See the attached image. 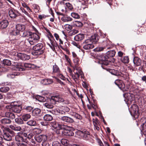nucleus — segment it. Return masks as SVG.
<instances>
[{"mask_svg": "<svg viewBox=\"0 0 146 146\" xmlns=\"http://www.w3.org/2000/svg\"><path fill=\"white\" fill-rule=\"evenodd\" d=\"M40 39V37L36 33H31L30 36L25 40V44L29 45H33L37 42Z\"/></svg>", "mask_w": 146, "mask_h": 146, "instance_id": "1", "label": "nucleus"}, {"mask_svg": "<svg viewBox=\"0 0 146 146\" xmlns=\"http://www.w3.org/2000/svg\"><path fill=\"white\" fill-rule=\"evenodd\" d=\"M32 54L33 55H39L44 52L43 46L41 43H38L33 46Z\"/></svg>", "mask_w": 146, "mask_h": 146, "instance_id": "2", "label": "nucleus"}, {"mask_svg": "<svg viewBox=\"0 0 146 146\" xmlns=\"http://www.w3.org/2000/svg\"><path fill=\"white\" fill-rule=\"evenodd\" d=\"M71 66L73 67V72L74 73V74H72V76L74 81H76L79 78L80 75L82 77L83 72L80 69L76 66H73L71 65Z\"/></svg>", "mask_w": 146, "mask_h": 146, "instance_id": "3", "label": "nucleus"}, {"mask_svg": "<svg viewBox=\"0 0 146 146\" xmlns=\"http://www.w3.org/2000/svg\"><path fill=\"white\" fill-rule=\"evenodd\" d=\"M5 108L9 110L10 111H12L17 113H20L22 109L21 106L19 105L11 104L7 105L6 106Z\"/></svg>", "mask_w": 146, "mask_h": 146, "instance_id": "4", "label": "nucleus"}, {"mask_svg": "<svg viewBox=\"0 0 146 146\" xmlns=\"http://www.w3.org/2000/svg\"><path fill=\"white\" fill-rule=\"evenodd\" d=\"M110 72L112 74L116 76H120L126 78L127 79L129 78L128 74L125 71L119 72L118 70L113 69L111 70Z\"/></svg>", "mask_w": 146, "mask_h": 146, "instance_id": "5", "label": "nucleus"}, {"mask_svg": "<svg viewBox=\"0 0 146 146\" xmlns=\"http://www.w3.org/2000/svg\"><path fill=\"white\" fill-rule=\"evenodd\" d=\"M16 66L14 67L15 69L17 70L22 71L24 70L23 68V66L27 68H31V65L30 64L25 63L24 64H21L20 63H17L16 64Z\"/></svg>", "mask_w": 146, "mask_h": 146, "instance_id": "6", "label": "nucleus"}, {"mask_svg": "<svg viewBox=\"0 0 146 146\" xmlns=\"http://www.w3.org/2000/svg\"><path fill=\"white\" fill-rule=\"evenodd\" d=\"M83 48L86 50L92 49L94 47L91 40L88 39L85 40L83 42Z\"/></svg>", "mask_w": 146, "mask_h": 146, "instance_id": "7", "label": "nucleus"}, {"mask_svg": "<svg viewBox=\"0 0 146 146\" xmlns=\"http://www.w3.org/2000/svg\"><path fill=\"white\" fill-rule=\"evenodd\" d=\"M51 126L55 129H66L67 127L66 126H64V125H60L55 121H53L50 123Z\"/></svg>", "mask_w": 146, "mask_h": 146, "instance_id": "8", "label": "nucleus"}, {"mask_svg": "<svg viewBox=\"0 0 146 146\" xmlns=\"http://www.w3.org/2000/svg\"><path fill=\"white\" fill-rule=\"evenodd\" d=\"M9 14L11 18L14 19L19 16L21 14L17 10L11 9L9 11Z\"/></svg>", "mask_w": 146, "mask_h": 146, "instance_id": "9", "label": "nucleus"}, {"mask_svg": "<svg viewBox=\"0 0 146 146\" xmlns=\"http://www.w3.org/2000/svg\"><path fill=\"white\" fill-rule=\"evenodd\" d=\"M35 140L38 143H40L42 141H45L47 139V136L44 135H40L35 137Z\"/></svg>", "mask_w": 146, "mask_h": 146, "instance_id": "10", "label": "nucleus"}, {"mask_svg": "<svg viewBox=\"0 0 146 146\" xmlns=\"http://www.w3.org/2000/svg\"><path fill=\"white\" fill-rule=\"evenodd\" d=\"M55 104V102L52 100V98L51 97L49 100L44 104V105L47 108L51 109L53 108V105Z\"/></svg>", "mask_w": 146, "mask_h": 146, "instance_id": "11", "label": "nucleus"}, {"mask_svg": "<svg viewBox=\"0 0 146 146\" xmlns=\"http://www.w3.org/2000/svg\"><path fill=\"white\" fill-rule=\"evenodd\" d=\"M64 126H67V127L66 128V129H62L64 130L63 131H62V135L69 136H73L74 133L73 131L68 129L69 128V127L67 125H64Z\"/></svg>", "mask_w": 146, "mask_h": 146, "instance_id": "12", "label": "nucleus"}, {"mask_svg": "<svg viewBox=\"0 0 146 146\" xmlns=\"http://www.w3.org/2000/svg\"><path fill=\"white\" fill-rule=\"evenodd\" d=\"M80 136L86 139L88 135H89L90 133L86 130L82 129L78 131Z\"/></svg>", "mask_w": 146, "mask_h": 146, "instance_id": "13", "label": "nucleus"}, {"mask_svg": "<svg viewBox=\"0 0 146 146\" xmlns=\"http://www.w3.org/2000/svg\"><path fill=\"white\" fill-rule=\"evenodd\" d=\"M17 56L19 58L24 60H28L30 58L29 56L21 53L17 54Z\"/></svg>", "mask_w": 146, "mask_h": 146, "instance_id": "14", "label": "nucleus"}, {"mask_svg": "<svg viewBox=\"0 0 146 146\" xmlns=\"http://www.w3.org/2000/svg\"><path fill=\"white\" fill-rule=\"evenodd\" d=\"M52 100L55 102V104L56 103V102H62L64 101V99L61 96L59 95H56L52 96Z\"/></svg>", "mask_w": 146, "mask_h": 146, "instance_id": "15", "label": "nucleus"}, {"mask_svg": "<svg viewBox=\"0 0 146 146\" xmlns=\"http://www.w3.org/2000/svg\"><path fill=\"white\" fill-rule=\"evenodd\" d=\"M50 42L51 44H48V45L53 51H55L56 49H57L58 47V45L57 42L54 39L52 40V41L51 40Z\"/></svg>", "mask_w": 146, "mask_h": 146, "instance_id": "16", "label": "nucleus"}, {"mask_svg": "<svg viewBox=\"0 0 146 146\" xmlns=\"http://www.w3.org/2000/svg\"><path fill=\"white\" fill-rule=\"evenodd\" d=\"M131 111L133 113L134 116L138 115L139 114V109L138 106L135 104H133L131 107Z\"/></svg>", "mask_w": 146, "mask_h": 146, "instance_id": "17", "label": "nucleus"}, {"mask_svg": "<svg viewBox=\"0 0 146 146\" xmlns=\"http://www.w3.org/2000/svg\"><path fill=\"white\" fill-rule=\"evenodd\" d=\"M115 83L121 89H123L125 87V85L121 80H117L115 82Z\"/></svg>", "mask_w": 146, "mask_h": 146, "instance_id": "18", "label": "nucleus"}, {"mask_svg": "<svg viewBox=\"0 0 146 146\" xmlns=\"http://www.w3.org/2000/svg\"><path fill=\"white\" fill-rule=\"evenodd\" d=\"M133 62L135 66H138L140 65L142 63L141 59L137 57H135L133 59Z\"/></svg>", "mask_w": 146, "mask_h": 146, "instance_id": "19", "label": "nucleus"}, {"mask_svg": "<svg viewBox=\"0 0 146 146\" xmlns=\"http://www.w3.org/2000/svg\"><path fill=\"white\" fill-rule=\"evenodd\" d=\"M60 119L63 121L67 123H72L74 121L72 118L67 116L62 117Z\"/></svg>", "mask_w": 146, "mask_h": 146, "instance_id": "20", "label": "nucleus"}, {"mask_svg": "<svg viewBox=\"0 0 146 146\" xmlns=\"http://www.w3.org/2000/svg\"><path fill=\"white\" fill-rule=\"evenodd\" d=\"M40 82L43 85H45L52 83L53 82V81L50 79H43Z\"/></svg>", "mask_w": 146, "mask_h": 146, "instance_id": "21", "label": "nucleus"}, {"mask_svg": "<svg viewBox=\"0 0 146 146\" xmlns=\"http://www.w3.org/2000/svg\"><path fill=\"white\" fill-rule=\"evenodd\" d=\"M43 118L44 120L46 121H50L53 119V117L52 115L49 114H45L44 116L42 115V116L40 117L39 119H41Z\"/></svg>", "mask_w": 146, "mask_h": 146, "instance_id": "22", "label": "nucleus"}, {"mask_svg": "<svg viewBox=\"0 0 146 146\" xmlns=\"http://www.w3.org/2000/svg\"><path fill=\"white\" fill-rule=\"evenodd\" d=\"M115 52L114 50L108 51L106 53V56L108 57V59L110 57H113L115 54Z\"/></svg>", "mask_w": 146, "mask_h": 146, "instance_id": "23", "label": "nucleus"}, {"mask_svg": "<svg viewBox=\"0 0 146 146\" xmlns=\"http://www.w3.org/2000/svg\"><path fill=\"white\" fill-rule=\"evenodd\" d=\"M4 139L7 141H10L12 139L11 136L8 132H5L3 135Z\"/></svg>", "mask_w": 146, "mask_h": 146, "instance_id": "24", "label": "nucleus"}, {"mask_svg": "<svg viewBox=\"0 0 146 146\" xmlns=\"http://www.w3.org/2000/svg\"><path fill=\"white\" fill-rule=\"evenodd\" d=\"M8 22L7 20H3L0 23V27L3 29L5 28L8 26Z\"/></svg>", "mask_w": 146, "mask_h": 146, "instance_id": "25", "label": "nucleus"}, {"mask_svg": "<svg viewBox=\"0 0 146 146\" xmlns=\"http://www.w3.org/2000/svg\"><path fill=\"white\" fill-rule=\"evenodd\" d=\"M16 30L19 31V32L25 30V27L24 25L18 24L16 25Z\"/></svg>", "mask_w": 146, "mask_h": 146, "instance_id": "26", "label": "nucleus"}, {"mask_svg": "<svg viewBox=\"0 0 146 146\" xmlns=\"http://www.w3.org/2000/svg\"><path fill=\"white\" fill-rule=\"evenodd\" d=\"M88 40H90L92 41V44H93L94 42L96 43L98 40V36L96 34L92 36L90 38L88 39Z\"/></svg>", "mask_w": 146, "mask_h": 146, "instance_id": "27", "label": "nucleus"}, {"mask_svg": "<svg viewBox=\"0 0 146 146\" xmlns=\"http://www.w3.org/2000/svg\"><path fill=\"white\" fill-rule=\"evenodd\" d=\"M84 37V35L83 34H79L76 35L74 38V40L77 41H80Z\"/></svg>", "mask_w": 146, "mask_h": 146, "instance_id": "28", "label": "nucleus"}, {"mask_svg": "<svg viewBox=\"0 0 146 146\" xmlns=\"http://www.w3.org/2000/svg\"><path fill=\"white\" fill-rule=\"evenodd\" d=\"M5 116L8 117H9L11 119H14L15 118V114L11 112L8 111L6 112L5 114Z\"/></svg>", "mask_w": 146, "mask_h": 146, "instance_id": "29", "label": "nucleus"}, {"mask_svg": "<svg viewBox=\"0 0 146 146\" xmlns=\"http://www.w3.org/2000/svg\"><path fill=\"white\" fill-rule=\"evenodd\" d=\"M98 59L100 61L102 62H105L107 60L108 57L106 56H104V55L101 54L99 55L98 57Z\"/></svg>", "mask_w": 146, "mask_h": 146, "instance_id": "30", "label": "nucleus"}, {"mask_svg": "<svg viewBox=\"0 0 146 146\" xmlns=\"http://www.w3.org/2000/svg\"><path fill=\"white\" fill-rule=\"evenodd\" d=\"M74 27H81L83 26L82 23L80 21H75L72 23Z\"/></svg>", "mask_w": 146, "mask_h": 146, "instance_id": "31", "label": "nucleus"}, {"mask_svg": "<svg viewBox=\"0 0 146 146\" xmlns=\"http://www.w3.org/2000/svg\"><path fill=\"white\" fill-rule=\"evenodd\" d=\"M61 20L64 22L71 21L72 20V19L69 17L64 16L61 18Z\"/></svg>", "mask_w": 146, "mask_h": 146, "instance_id": "32", "label": "nucleus"}, {"mask_svg": "<svg viewBox=\"0 0 146 146\" xmlns=\"http://www.w3.org/2000/svg\"><path fill=\"white\" fill-rule=\"evenodd\" d=\"M21 117L23 121H26L31 118V115L29 114H26L23 115Z\"/></svg>", "mask_w": 146, "mask_h": 146, "instance_id": "33", "label": "nucleus"}, {"mask_svg": "<svg viewBox=\"0 0 146 146\" xmlns=\"http://www.w3.org/2000/svg\"><path fill=\"white\" fill-rule=\"evenodd\" d=\"M1 122L2 124L5 125L10 124L11 122V121L9 119L4 118L1 120Z\"/></svg>", "mask_w": 146, "mask_h": 146, "instance_id": "34", "label": "nucleus"}, {"mask_svg": "<svg viewBox=\"0 0 146 146\" xmlns=\"http://www.w3.org/2000/svg\"><path fill=\"white\" fill-rule=\"evenodd\" d=\"M15 140L16 141L20 143L23 141V139L22 137L19 135H16L15 137Z\"/></svg>", "mask_w": 146, "mask_h": 146, "instance_id": "35", "label": "nucleus"}, {"mask_svg": "<svg viewBox=\"0 0 146 146\" xmlns=\"http://www.w3.org/2000/svg\"><path fill=\"white\" fill-rule=\"evenodd\" d=\"M19 75V73L14 72L13 73L9 74L7 75L8 78H13L15 77V76H17Z\"/></svg>", "mask_w": 146, "mask_h": 146, "instance_id": "36", "label": "nucleus"}, {"mask_svg": "<svg viewBox=\"0 0 146 146\" xmlns=\"http://www.w3.org/2000/svg\"><path fill=\"white\" fill-rule=\"evenodd\" d=\"M27 124L31 126H35L36 125V121L33 119L30 120L27 122Z\"/></svg>", "mask_w": 146, "mask_h": 146, "instance_id": "37", "label": "nucleus"}, {"mask_svg": "<svg viewBox=\"0 0 146 146\" xmlns=\"http://www.w3.org/2000/svg\"><path fill=\"white\" fill-rule=\"evenodd\" d=\"M53 73H58V74L60 72V70L58 66L55 64L53 66Z\"/></svg>", "mask_w": 146, "mask_h": 146, "instance_id": "38", "label": "nucleus"}, {"mask_svg": "<svg viewBox=\"0 0 146 146\" xmlns=\"http://www.w3.org/2000/svg\"><path fill=\"white\" fill-rule=\"evenodd\" d=\"M121 61L124 63H127L129 62V58L127 56L122 57L120 59Z\"/></svg>", "mask_w": 146, "mask_h": 146, "instance_id": "39", "label": "nucleus"}, {"mask_svg": "<svg viewBox=\"0 0 146 146\" xmlns=\"http://www.w3.org/2000/svg\"><path fill=\"white\" fill-rule=\"evenodd\" d=\"M54 113L56 115H58L60 114L64 115L65 114L64 112L61 109L60 110L59 109H56L54 110Z\"/></svg>", "mask_w": 146, "mask_h": 146, "instance_id": "40", "label": "nucleus"}, {"mask_svg": "<svg viewBox=\"0 0 146 146\" xmlns=\"http://www.w3.org/2000/svg\"><path fill=\"white\" fill-rule=\"evenodd\" d=\"M46 30L48 33L47 35V36L50 41L51 42V40L52 41L54 39V37L48 30L46 29Z\"/></svg>", "mask_w": 146, "mask_h": 146, "instance_id": "41", "label": "nucleus"}, {"mask_svg": "<svg viewBox=\"0 0 146 146\" xmlns=\"http://www.w3.org/2000/svg\"><path fill=\"white\" fill-rule=\"evenodd\" d=\"M9 88L7 86H3L0 88V91L3 93H6L9 90Z\"/></svg>", "mask_w": 146, "mask_h": 146, "instance_id": "42", "label": "nucleus"}, {"mask_svg": "<svg viewBox=\"0 0 146 146\" xmlns=\"http://www.w3.org/2000/svg\"><path fill=\"white\" fill-rule=\"evenodd\" d=\"M15 121L16 123L18 124H22L24 123V121L22 118H17L15 119Z\"/></svg>", "mask_w": 146, "mask_h": 146, "instance_id": "43", "label": "nucleus"}, {"mask_svg": "<svg viewBox=\"0 0 146 146\" xmlns=\"http://www.w3.org/2000/svg\"><path fill=\"white\" fill-rule=\"evenodd\" d=\"M20 127V131H27L28 129V126L26 125H22Z\"/></svg>", "mask_w": 146, "mask_h": 146, "instance_id": "44", "label": "nucleus"}, {"mask_svg": "<svg viewBox=\"0 0 146 146\" xmlns=\"http://www.w3.org/2000/svg\"><path fill=\"white\" fill-rule=\"evenodd\" d=\"M36 99L38 100L39 101L41 102H44L46 101V99L44 97L38 96L36 97Z\"/></svg>", "mask_w": 146, "mask_h": 146, "instance_id": "45", "label": "nucleus"}, {"mask_svg": "<svg viewBox=\"0 0 146 146\" xmlns=\"http://www.w3.org/2000/svg\"><path fill=\"white\" fill-rule=\"evenodd\" d=\"M42 130L39 128H35L33 130L34 133L36 135L38 134L41 133Z\"/></svg>", "mask_w": 146, "mask_h": 146, "instance_id": "46", "label": "nucleus"}, {"mask_svg": "<svg viewBox=\"0 0 146 146\" xmlns=\"http://www.w3.org/2000/svg\"><path fill=\"white\" fill-rule=\"evenodd\" d=\"M61 143L65 146L67 145L69 143V141L66 139H62L61 140Z\"/></svg>", "mask_w": 146, "mask_h": 146, "instance_id": "47", "label": "nucleus"}, {"mask_svg": "<svg viewBox=\"0 0 146 146\" xmlns=\"http://www.w3.org/2000/svg\"><path fill=\"white\" fill-rule=\"evenodd\" d=\"M3 64L7 66L10 65L11 64V61L10 60L7 59L3 60Z\"/></svg>", "mask_w": 146, "mask_h": 146, "instance_id": "48", "label": "nucleus"}, {"mask_svg": "<svg viewBox=\"0 0 146 146\" xmlns=\"http://www.w3.org/2000/svg\"><path fill=\"white\" fill-rule=\"evenodd\" d=\"M66 8L70 10H72L73 7L72 5L69 3H66Z\"/></svg>", "mask_w": 146, "mask_h": 146, "instance_id": "49", "label": "nucleus"}, {"mask_svg": "<svg viewBox=\"0 0 146 146\" xmlns=\"http://www.w3.org/2000/svg\"><path fill=\"white\" fill-rule=\"evenodd\" d=\"M71 16L74 18L78 19L80 18L79 15L77 13H71Z\"/></svg>", "mask_w": 146, "mask_h": 146, "instance_id": "50", "label": "nucleus"}, {"mask_svg": "<svg viewBox=\"0 0 146 146\" xmlns=\"http://www.w3.org/2000/svg\"><path fill=\"white\" fill-rule=\"evenodd\" d=\"M23 109L28 112H30L32 110L33 108L31 106H25L23 107Z\"/></svg>", "mask_w": 146, "mask_h": 146, "instance_id": "51", "label": "nucleus"}, {"mask_svg": "<svg viewBox=\"0 0 146 146\" xmlns=\"http://www.w3.org/2000/svg\"><path fill=\"white\" fill-rule=\"evenodd\" d=\"M32 33L29 31H25L23 33V37L30 36Z\"/></svg>", "mask_w": 146, "mask_h": 146, "instance_id": "52", "label": "nucleus"}, {"mask_svg": "<svg viewBox=\"0 0 146 146\" xmlns=\"http://www.w3.org/2000/svg\"><path fill=\"white\" fill-rule=\"evenodd\" d=\"M61 109L65 113L66 112H68L70 110L69 108L67 106H62Z\"/></svg>", "mask_w": 146, "mask_h": 146, "instance_id": "53", "label": "nucleus"}, {"mask_svg": "<svg viewBox=\"0 0 146 146\" xmlns=\"http://www.w3.org/2000/svg\"><path fill=\"white\" fill-rule=\"evenodd\" d=\"M73 60L74 61V62L75 64V66H77V65H78L79 64V60L78 58V57L74 58H73Z\"/></svg>", "mask_w": 146, "mask_h": 146, "instance_id": "54", "label": "nucleus"}, {"mask_svg": "<svg viewBox=\"0 0 146 146\" xmlns=\"http://www.w3.org/2000/svg\"><path fill=\"white\" fill-rule=\"evenodd\" d=\"M64 27L65 29L68 31H70L72 29V26L69 25H66Z\"/></svg>", "mask_w": 146, "mask_h": 146, "instance_id": "55", "label": "nucleus"}, {"mask_svg": "<svg viewBox=\"0 0 146 146\" xmlns=\"http://www.w3.org/2000/svg\"><path fill=\"white\" fill-rule=\"evenodd\" d=\"M73 116L74 118L76 119H81L82 118V116L78 113H74L73 115Z\"/></svg>", "mask_w": 146, "mask_h": 146, "instance_id": "56", "label": "nucleus"}, {"mask_svg": "<svg viewBox=\"0 0 146 146\" xmlns=\"http://www.w3.org/2000/svg\"><path fill=\"white\" fill-rule=\"evenodd\" d=\"M40 109L36 108H35L33 111V112L36 115H38L40 113Z\"/></svg>", "mask_w": 146, "mask_h": 146, "instance_id": "57", "label": "nucleus"}, {"mask_svg": "<svg viewBox=\"0 0 146 146\" xmlns=\"http://www.w3.org/2000/svg\"><path fill=\"white\" fill-rule=\"evenodd\" d=\"M93 122L94 126L98 125L99 124V121L98 119L96 118L93 119Z\"/></svg>", "mask_w": 146, "mask_h": 146, "instance_id": "58", "label": "nucleus"}, {"mask_svg": "<svg viewBox=\"0 0 146 146\" xmlns=\"http://www.w3.org/2000/svg\"><path fill=\"white\" fill-rule=\"evenodd\" d=\"M60 143L58 141H54L52 143V146H61Z\"/></svg>", "mask_w": 146, "mask_h": 146, "instance_id": "59", "label": "nucleus"}, {"mask_svg": "<svg viewBox=\"0 0 146 146\" xmlns=\"http://www.w3.org/2000/svg\"><path fill=\"white\" fill-rule=\"evenodd\" d=\"M78 30L73 29L70 32V33L71 35H73L78 33Z\"/></svg>", "mask_w": 146, "mask_h": 146, "instance_id": "60", "label": "nucleus"}, {"mask_svg": "<svg viewBox=\"0 0 146 146\" xmlns=\"http://www.w3.org/2000/svg\"><path fill=\"white\" fill-rule=\"evenodd\" d=\"M96 140L97 143H98V144L100 145V146H104L102 142L99 139L97 138L96 139Z\"/></svg>", "mask_w": 146, "mask_h": 146, "instance_id": "61", "label": "nucleus"}, {"mask_svg": "<svg viewBox=\"0 0 146 146\" xmlns=\"http://www.w3.org/2000/svg\"><path fill=\"white\" fill-rule=\"evenodd\" d=\"M57 76L61 79L64 80H65V77L62 74L58 73V74Z\"/></svg>", "mask_w": 146, "mask_h": 146, "instance_id": "62", "label": "nucleus"}, {"mask_svg": "<svg viewBox=\"0 0 146 146\" xmlns=\"http://www.w3.org/2000/svg\"><path fill=\"white\" fill-rule=\"evenodd\" d=\"M20 143L17 142H12L11 143V146H20Z\"/></svg>", "mask_w": 146, "mask_h": 146, "instance_id": "63", "label": "nucleus"}, {"mask_svg": "<svg viewBox=\"0 0 146 146\" xmlns=\"http://www.w3.org/2000/svg\"><path fill=\"white\" fill-rule=\"evenodd\" d=\"M42 146H49V144L47 141H45L42 142Z\"/></svg>", "mask_w": 146, "mask_h": 146, "instance_id": "64", "label": "nucleus"}]
</instances>
